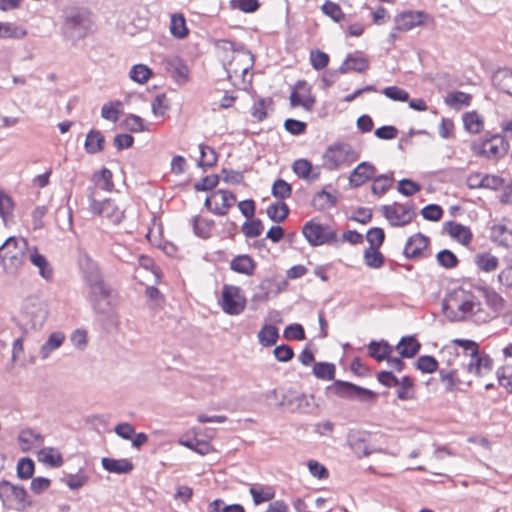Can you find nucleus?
<instances>
[{
  "mask_svg": "<svg viewBox=\"0 0 512 512\" xmlns=\"http://www.w3.org/2000/svg\"><path fill=\"white\" fill-rule=\"evenodd\" d=\"M82 276L87 287V300L98 314L109 313L115 305L116 294L105 283L98 265L89 258L81 262Z\"/></svg>",
  "mask_w": 512,
  "mask_h": 512,
  "instance_id": "f257e3e1",
  "label": "nucleus"
},
{
  "mask_svg": "<svg viewBox=\"0 0 512 512\" xmlns=\"http://www.w3.org/2000/svg\"><path fill=\"white\" fill-rule=\"evenodd\" d=\"M28 242L24 238L11 236L0 246V265L12 276L19 274L27 258Z\"/></svg>",
  "mask_w": 512,
  "mask_h": 512,
  "instance_id": "f03ea898",
  "label": "nucleus"
},
{
  "mask_svg": "<svg viewBox=\"0 0 512 512\" xmlns=\"http://www.w3.org/2000/svg\"><path fill=\"white\" fill-rule=\"evenodd\" d=\"M509 148L510 144L505 136L490 131L473 140L470 145L473 154L490 161H498L504 158Z\"/></svg>",
  "mask_w": 512,
  "mask_h": 512,
  "instance_id": "7ed1b4c3",
  "label": "nucleus"
},
{
  "mask_svg": "<svg viewBox=\"0 0 512 512\" xmlns=\"http://www.w3.org/2000/svg\"><path fill=\"white\" fill-rule=\"evenodd\" d=\"M219 44L222 49L233 52L231 60L224 65L228 79L234 85L237 84L238 79L244 82L245 75L253 67V55L243 46L237 48L236 43L229 40H221Z\"/></svg>",
  "mask_w": 512,
  "mask_h": 512,
  "instance_id": "20e7f679",
  "label": "nucleus"
},
{
  "mask_svg": "<svg viewBox=\"0 0 512 512\" xmlns=\"http://www.w3.org/2000/svg\"><path fill=\"white\" fill-rule=\"evenodd\" d=\"M302 234L307 242L314 247L338 243L336 229L329 224H322L315 220H310L303 225Z\"/></svg>",
  "mask_w": 512,
  "mask_h": 512,
  "instance_id": "39448f33",
  "label": "nucleus"
},
{
  "mask_svg": "<svg viewBox=\"0 0 512 512\" xmlns=\"http://www.w3.org/2000/svg\"><path fill=\"white\" fill-rule=\"evenodd\" d=\"M358 159V154L349 144H335L329 146L323 155V164L330 171L342 165H349Z\"/></svg>",
  "mask_w": 512,
  "mask_h": 512,
  "instance_id": "423d86ee",
  "label": "nucleus"
},
{
  "mask_svg": "<svg viewBox=\"0 0 512 512\" xmlns=\"http://www.w3.org/2000/svg\"><path fill=\"white\" fill-rule=\"evenodd\" d=\"M27 498V491L23 486L5 480L0 482V499L6 507L24 511L31 504Z\"/></svg>",
  "mask_w": 512,
  "mask_h": 512,
  "instance_id": "0eeeda50",
  "label": "nucleus"
},
{
  "mask_svg": "<svg viewBox=\"0 0 512 512\" xmlns=\"http://www.w3.org/2000/svg\"><path fill=\"white\" fill-rule=\"evenodd\" d=\"M327 390L332 391L340 398L359 400L361 402H370L377 397V394L372 390L342 380L334 381L332 385L327 387Z\"/></svg>",
  "mask_w": 512,
  "mask_h": 512,
  "instance_id": "6e6552de",
  "label": "nucleus"
},
{
  "mask_svg": "<svg viewBox=\"0 0 512 512\" xmlns=\"http://www.w3.org/2000/svg\"><path fill=\"white\" fill-rule=\"evenodd\" d=\"M381 211L390 225L395 227L409 224L416 216L415 205L412 202L383 205Z\"/></svg>",
  "mask_w": 512,
  "mask_h": 512,
  "instance_id": "1a4fd4ad",
  "label": "nucleus"
},
{
  "mask_svg": "<svg viewBox=\"0 0 512 512\" xmlns=\"http://www.w3.org/2000/svg\"><path fill=\"white\" fill-rule=\"evenodd\" d=\"M222 310L228 315H239L246 307V297L238 286L224 284L220 300Z\"/></svg>",
  "mask_w": 512,
  "mask_h": 512,
  "instance_id": "9d476101",
  "label": "nucleus"
},
{
  "mask_svg": "<svg viewBox=\"0 0 512 512\" xmlns=\"http://www.w3.org/2000/svg\"><path fill=\"white\" fill-rule=\"evenodd\" d=\"M95 189H91L88 200L89 209L103 217L110 219L114 224H119L124 218V211L121 210L113 200L105 199L104 201H97L94 197Z\"/></svg>",
  "mask_w": 512,
  "mask_h": 512,
  "instance_id": "9b49d317",
  "label": "nucleus"
},
{
  "mask_svg": "<svg viewBox=\"0 0 512 512\" xmlns=\"http://www.w3.org/2000/svg\"><path fill=\"white\" fill-rule=\"evenodd\" d=\"M313 395H306L289 390L283 395L280 406L287 407L291 412L307 413L313 408Z\"/></svg>",
  "mask_w": 512,
  "mask_h": 512,
  "instance_id": "f8f14e48",
  "label": "nucleus"
},
{
  "mask_svg": "<svg viewBox=\"0 0 512 512\" xmlns=\"http://www.w3.org/2000/svg\"><path fill=\"white\" fill-rule=\"evenodd\" d=\"M64 27L70 31L72 36L83 38L86 36L90 27V18L88 12L84 10H74L67 15Z\"/></svg>",
  "mask_w": 512,
  "mask_h": 512,
  "instance_id": "ddd939ff",
  "label": "nucleus"
},
{
  "mask_svg": "<svg viewBox=\"0 0 512 512\" xmlns=\"http://www.w3.org/2000/svg\"><path fill=\"white\" fill-rule=\"evenodd\" d=\"M457 309L460 314L454 317L456 320L473 318L476 322H486L489 319L488 315L484 317L481 315L483 313L481 303L473 295L466 296L461 303L457 304Z\"/></svg>",
  "mask_w": 512,
  "mask_h": 512,
  "instance_id": "4468645a",
  "label": "nucleus"
},
{
  "mask_svg": "<svg viewBox=\"0 0 512 512\" xmlns=\"http://www.w3.org/2000/svg\"><path fill=\"white\" fill-rule=\"evenodd\" d=\"M493 364V359L487 353L479 351L475 356L470 357L466 369L470 374L484 377L492 372Z\"/></svg>",
  "mask_w": 512,
  "mask_h": 512,
  "instance_id": "2eb2a0df",
  "label": "nucleus"
},
{
  "mask_svg": "<svg viewBox=\"0 0 512 512\" xmlns=\"http://www.w3.org/2000/svg\"><path fill=\"white\" fill-rule=\"evenodd\" d=\"M376 171V167L370 162H361L351 172L349 185L353 188L362 186L367 181L373 180Z\"/></svg>",
  "mask_w": 512,
  "mask_h": 512,
  "instance_id": "dca6fc26",
  "label": "nucleus"
},
{
  "mask_svg": "<svg viewBox=\"0 0 512 512\" xmlns=\"http://www.w3.org/2000/svg\"><path fill=\"white\" fill-rule=\"evenodd\" d=\"M429 245V238L421 233L409 237L404 247V255L408 259L424 257V252Z\"/></svg>",
  "mask_w": 512,
  "mask_h": 512,
  "instance_id": "f3484780",
  "label": "nucleus"
},
{
  "mask_svg": "<svg viewBox=\"0 0 512 512\" xmlns=\"http://www.w3.org/2000/svg\"><path fill=\"white\" fill-rule=\"evenodd\" d=\"M425 14L421 11H405L395 16L396 30L407 32L422 25Z\"/></svg>",
  "mask_w": 512,
  "mask_h": 512,
  "instance_id": "a211bd4d",
  "label": "nucleus"
},
{
  "mask_svg": "<svg viewBox=\"0 0 512 512\" xmlns=\"http://www.w3.org/2000/svg\"><path fill=\"white\" fill-rule=\"evenodd\" d=\"M212 198L215 202V207L211 209V212L219 216H225L236 202L234 193L222 189L214 192Z\"/></svg>",
  "mask_w": 512,
  "mask_h": 512,
  "instance_id": "6ab92c4d",
  "label": "nucleus"
},
{
  "mask_svg": "<svg viewBox=\"0 0 512 512\" xmlns=\"http://www.w3.org/2000/svg\"><path fill=\"white\" fill-rule=\"evenodd\" d=\"M490 239L498 246L512 247V224L497 223L491 227Z\"/></svg>",
  "mask_w": 512,
  "mask_h": 512,
  "instance_id": "aec40b11",
  "label": "nucleus"
},
{
  "mask_svg": "<svg viewBox=\"0 0 512 512\" xmlns=\"http://www.w3.org/2000/svg\"><path fill=\"white\" fill-rule=\"evenodd\" d=\"M165 69L177 82H186L189 77V69L187 65L178 57H167L163 61Z\"/></svg>",
  "mask_w": 512,
  "mask_h": 512,
  "instance_id": "412c9836",
  "label": "nucleus"
},
{
  "mask_svg": "<svg viewBox=\"0 0 512 512\" xmlns=\"http://www.w3.org/2000/svg\"><path fill=\"white\" fill-rule=\"evenodd\" d=\"M29 260L35 267L39 270V275L47 280L50 281L53 279L54 276V270L50 262L47 260V258L40 254L38 252L37 247H33L30 250Z\"/></svg>",
  "mask_w": 512,
  "mask_h": 512,
  "instance_id": "4be33fe9",
  "label": "nucleus"
},
{
  "mask_svg": "<svg viewBox=\"0 0 512 512\" xmlns=\"http://www.w3.org/2000/svg\"><path fill=\"white\" fill-rule=\"evenodd\" d=\"M444 229L451 238L462 245H468L471 242L472 232L470 228L465 225L455 221H449L444 224Z\"/></svg>",
  "mask_w": 512,
  "mask_h": 512,
  "instance_id": "5701e85b",
  "label": "nucleus"
},
{
  "mask_svg": "<svg viewBox=\"0 0 512 512\" xmlns=\"http://www.w3.org/2000/svg\"><path fill=\"white\" fill-rule=\"evenodd\" d=\"M256 266V262L247 254L237 255L230 261L232 271L246 276H252Z\"/></svg>",
  "mask_w": 512,
  "mask_h": 512,
  "instance_id": "b1692460",
  "label": "nucleus"
},
{
  "mask_svg": "<svg viewBox=\"0 0 512 512\" xmlns=\"http://www.w3.org/2000/svg\"><path fill=\"white\" fill-rule=\"evenodd\" d=\"M369 68V61L361 56L349 54L339 67V71L345 74L349 71L363 73Z\"/></svg>",
  "mask_w": 512,
  "mask_h": 512,
  "instance_id": "393cba45",
  "label": "nucleus"
},
{
  "mask_svg": "<svg viewBox=\"0 0 512 512\" xmlns=\"http://www.w3.org/2000/svg\"><path fill=\"white\" fill-rule=\"evenodd\" d=\"M493 85L500 91L512 96V70L503 68L492 76Z\"/></svg>",
  "mask_w": 512,
  "mask_h": 512,
  "instance_id": "a878e982",
  "label": "nucleus"
},
{
  "mask_svg": "<svg viewBox=\"0 0 512 512\" xmlns=\"http://www.w3.org/2000/svg\"><path fill=\"white\" fill-rule=\"evenodd\" d=\"M464 129L470 134H479L484 130V118L477 111L466 112L462 116Z\"/></svg>",
  "mask_w": 512,
  "mask_h": 512,
  "instance_id": "bb28decb",
  "label": "nucleus"
},
{
  "mask_svg": "<svg viewBox=\"0 0 512 512\" xmlns=\"http://www.w3.org/2000/svg\"><path fill=\"white\" fill-rule=\"evenodd\" d=\"M105 138L101 131L90 130L85 139L84 148L88 154H97L104 149Z\"/></svg>",
  "mask_w": 512,
  "mask_h": 512,
  "instance_id": "cd10ccee",
  "label": "nucleus"
},
{
  "mask_svg": "<svg viewBox=\"0 0 512 512\" xmlns=\"http://www.w3.org/2000/svg\"><path fill=\"white\" fill-rule=\"evenodd\" d=\"M102 466L110 473L127 474L133 470V464L128 459L103 458Z\"/></svg>",
  "mask_w": 512,
  "mask_h": 512,
  "instance_id": "c85d7f7f",
  "label": "nucleus"
},
{
  "mask_svg": "<svg viewBox=\"0 0 512 512\" xmlns=\"http://www.w3.org/2000/svg\"><path fill=\"white\" fill-rule=\"evenodd\" d=\"M249 492L255 505L271 501L275 497V490L269 485L254 484L250 487Z\"/></svg>",
  "mask_w": 512,
  "mask_h": 512,
  "instance_id": "c756f323",
  "label": "nucleus"
},
{
  "mask_svg": "<svg viewBox=\"0 0 512 512\" xmlns=\"http://www.w3.org/2000/svg\"><path fill=\"white\" fill-rule=\"evenodd\" d=\"M27 29L14 22H0V39H23Z\"/></svg>",
  "mask_w": 512,
  "mask_h": 512,
  "instance_id": "7c9ffc66",
  "label": "nucleus"
},
{
  "mask_svg": "<svg viewBox=\"0 0 512 512\" xmlns=\"http://www.w3.org/2000/svg\"><path fill=\"white\" fill-rule=\"evenodd\" d=\"M474 263L479 270L486 273L494 272L499 266L498 258L489 252L476 254Z\"/></svg>",
  "mask_w": 512,
  "mask_h": 512,
  "instance_id": "2f4dec72",
  "label": "nucleus"
},
{
  "mask_svg": "<svg viewBox=\"0 0 512 512\" xmlns=\"http://www.w3.org/2000/svg\"><path fill=\"white\" fill-rule=\"evenodd\" d=\"M43 436L34 429H23L18 435V441L24 451L31 449L34 445L43 443Z\"/></svg>",
  "mask_w": 512,
  "mask_h": 512,
  "instance_id": "473e14b6",
  "label": "nucleus"
},
{
  "mask_svg": "<svg viewBox=\"0 0 512 512\" xmlns=\"http://www.w3.org/2000/svg\"><path fill=\"white\" fill-rule=\"evenodd\" d=\"M337 203V197L325 189L317 192L312 199V206L318 210L323 211L335 206Z\"/></svg>",
  "mask_w": 512,
  "mask_h": 512,
  "instance_id": "72a5a7b5",
  "label": "nucleus"
},
{
  "mask_svg": "<svg viewBox=\"0 0 512 512\" xmlns=\"http://www.w3.org/2000/svg\"><path fill=\"white\" fill-rule=\"evenodd\" d=\"M273 100L270 97L258 98L251 107V115L258 122H262L268 116V110L272 109Z\"/></svg>",
  "mask_w": 512,
  "mask_h": 512,
  "instance_id": "f704fd0d",
  "label": "nucleus"
},
{
  "mask_svg": "<svg viewBox=\"0 0 512 512\" xmlns=\"http://www.w3.org/2000/svg\"><path fill=\"white\" fill-rule=\"evenodd\" d=\"M420 343L412 336L403 337L397 345V350L401 357L412 358L420 350Z\"/></svg>",
  "mask_w": 512,
  "mask_h": 512,
  "instance_id": "c9c22d12",
  "label": "nucleus"
},
{
  "mask_svg": "<svg viewBox=\"0 0 512 512\" xmlns=\"http://www.w3.org/2000/svg\"><path fill=\"white\" fill-rule=\"evenodd\" d=\"M393 348L386 341H371L368 344L369 356L378 362L385 360L392 352Z\"/></svg>",
  "mask_w": 512,
  "mask_h": 512,
  "instance_id": "e433bc0d",
  "label": "nucleus"
},
{
  "mask_svg": "<svg viewBox=\"0 0 512 512\" xmlns=\"http://www.w3.org/2000/svg\"><path fill=\"white\" fill-rule=\"evenodd\" d=\"M439 377L448 392L455 390L461 384L457 370L453 368H440Z\"/></svg>",
  "mask_w": 512,
  "mask_h": 512,
  "instance_id": "4c0bfd02",
  "label": "nucleus"
},
{
  "mask_svg": "<svg viewBox=\"0 0 512 512\" xmlns=\"http://www.w3.org/2000/svg\"><path fill=\"white\" fill-rule=\"evenodd\" d=\"M65 335L62 332H53L47 341L41 346L40 355L43 359L49 357L51 352L58 349L64 342Z\"/></svg>",
  "mask_w": 512,
  "mask_h": 512,
  "instance_id": "58836bf2",
  "label": "nucleus"
},
{
  "mask_svg": "<svg viewBox=\"0 0 512 512\" xmlns=\"http://www.w3.org/2000/svg\"><path fill=\"white\" fill-rule=\"evenodd\" d=\"M170 32L177 39H184L187 37L189 30L183 14L175 13L171 16Z\"/></svg>",
  "mask_w": 512,
  "mask_h": 512,
  "instance_id": "ea45409f",
  "label": "nucleus"
},
{
  "mask_svg": "<svg viewBox=\"0 0 512 512\" xmlns=\"http://www.w3.org/2000/svg\"><path fill=\"white\" fill-rule=\"evenodd\" d=\"M472 96L462 91L451 92L445 97V104L454 109L468 107Z\"/></svg>",
  "mask_w": 512,
  "mask_h": 512,
  "instance_id": "a19ab883",
  "label": "nucleus"
},
{
  "mask_svg": "<svg viewBox=\"0 0 512 512\" xmlns=\"http://www.w3.org/2000/svg\"><path fill=\"white\" fill-rule=\"evenodd\" d=\"M394 182L393 174H382L374 176L371 191L377 196L385 194L392 186Z\"/></svg>",
  "mask_w": 512,
  "mask_h": 512,
  "instance_id": "79ce46f5",
  "label": "nucleus"
},
{
  "mask_svg": "<svg viewBox=\"0 0 512 512\" xmlns=\"http://www.w3.org/2000/svg\"><path fill=\"white\" fill-rule=\"evenodd\" d=\"M199 150H200V160L198 162L199 167H201L203 169L210 168V167H213L217 163L218 154L212 147L202 143L199 145Z\"/></svg>",
  "mask_w": 512,
  "mask_h": 512,
  "instance_id": "37998d69",
  "label": "nucleus"
},
{
  "mask_svg": "<svg viewBox=\"0 0 512 512\" xmlns=\"http://www.w3.org/2000/svg\"><path fill=\"white\" fill-rule=\"evenodd\" d=\"M397 387V397L402 400H412L415 397L414 380L409 376L400 379Z\"/></svg>",
  "mask_w": 512,
  "mask_h": 512,
  "instance_id": "c03bdc74",
  "label": "nucleus"
},
{
  "mask_svg": "<svg viewBox=\"0 0 512 512\" xmlns=\"http://www.w3.org/2000/svg\"><path fill=\"white\" fill-rule=\"evenodd\" d=\"M258 339L262 346L270 347L279 339L278 329L274 325H264L258 333Z\"/></svg>",
  "mask_w": 512,
  "mask_h": 512,
  "instance_id": "a18cd8bd",
  "label": "nucleus"
},
{
  "mask_svg": "<svg viewBox=\"0 0 512 512\" xmlns=\"http://www.w3.org/2000/svg\"><path fill=\"white\" fill-rule=\"evenodd\" d=\"M293 172L302 179L315 180L318 178L319 173H312V165L306 159H298L293 163Z\"/></svg>",
  "mask_w": 512,
  "mask_h": 512,
  "instance_id": "49530a36",
  "label": "nucleus"
},
{
  "mask_svg": "<svg viewBox=\"0 0 512 512\" xmlns=\"http://www.w3.org/2000/svg\"><path fill=\"white\" fill-rule=\"evenodd\" d=\"M267 215L274 222H282L289 215V207L283 201L272 203L267 208Z\"/></svg>",
  "mask_w": 512,
  "mask_h": 512,
  "instance_id": "de8ad7c7",
  "label": "nucleus"
},
{
  "mask_svg": "<svg viewBox=\"0 0 512 512\" xmlns=\"http://www.w3.org/2000/svg\"><path fill=\"white\" fill-rule=\"evenodd\" d=\"M194 233L201 238H208L211 235L213 220L195 216L192 220Z\"/></svg>",
  "mask_w": 512,
  "mask_h": 512,
  "instance_id": "09e8293b",
  "label": "nucleus"
},
{
  "mask_svg": "<svg viewBox=\"0 0 512 512\" xmlns=\"http://www.w3.org/2000/svg\"><path fill=\"white\" fill-rule=\"evenodd\" d=\"M336 367L333 363L317 362L313 366V374L316 378L322 380H333L335 377Z\"/></svg>",
  "mask_w": 512,
  "mask_h": 512,
  "instance_id": "8fccbe9b",
  "label": "nucleus"
},
{
  "mask_svg": "<svg viewBox=\"0 0 512 512\" xmlns=\"http://www.w3.org/2000/svg\"><path fill=\"white\" fill-rule=\"evenodd\" d=\"M39 460L52 467H60L63 464L62 455L52 447L43 448L39 453Z\"/></svg>",
  "mask_w": 512,
  "mask_h": 512,
  "instance_id": "3c124183",
  "label": "nucleus"
},
{
  "mask_svg": "<svg viewBox=\"0 0 512 512\" xmlns=\"http://www.w3.org/2000/svg\"><path fill=\"white\" fill-rule=\"evenodd\" d=\"M379 248H367L364 251L365 264L374 269H378L384 264V256L378 250Z\"/></svg>",
  "mask_w": 512,
  "mask_h": 512,
  "instance_id": "603ef678",
  "label": "nucleus"
},
{
  "mask_svg": "<svg viewBox=\"0 0 512 512\" xmlns=\"http://www.w3.org/2000/svg\"><path fill=\"white\" fill-rule=\"evenodd\" d=\"M290 104L292 107L301 106L304 109L310 111L315 104V98L311 96L310 93H307L306 95H301L300 93L294 90L290 95Z\"/></svg>",
  "mask_w": 512,
  "mask_h": 512,
  "instance_id": "864d4df0",
  "label": "nucleus"
},
{
  "mask_svg": "<svg viewBox=\"0 0 512 512\" xmlns=\"http://www.w3.org/2000/svg\"><path fill=\"white\" fill-rule=\"evenodd\" d=\"M322 12L330 17L334 22L339 23L345 18V14L342 11L341 7L330 0H326L321 6Z\"/></svg>",
  "mask_w": 512,
  "mask_h": 512,
  "instance_id": "5fc2aeb1",
  "label": "nucleus"
},
{
  "mask_svg": "<svg viewBox=\"0 0 512 512\" xmlns=\"http://www.w3.org/2000/svg\"><path fill=\"white\" fill-rule=\"evenodd\" d=\"M152 75V71L148 66L144 64H136L132 66L129 76L130 78L139 84L146 83Z\"/></svg>",
  "mask_w": 512,
  "mask_h": 512,
  "instance_id": "6e6d98bb",
  "label": "nucleus"
},
{
  "mask_svg": "<svg viewBox=\"0 0 512 512\" xmlns=\"http://www.w3.org/2000/svg\"><path fill=\"white\" fill-rule=\"evenodd\" d=\"M504 185V180L496 175H484L481 177L477 184H472L471 187L487 188L491 190H498Z\"/></svg>",
  "mask_w": 512,
  "mask_h": 512,
  "instance_id": "4d7b16f0",
  "label": "nucleus"
},
{
  "mask_svg": "<svg viewBox=\"0 0 512 512\" xmlns=\"http://www.w3.org/2000/svg\"><path fill=\"white\" fill-rule=\"evenodd\" d=\"M271 192L275 198L283 201L291 196L292 188L285 180L277 179L272 186Z\"/></svg>",
  "mask_w": 512,
  "mask_h": 512,
  "instance_id": "13d9d810",
  "label": "nucleus"
},
{
  "mask_svg": "<svg viewBox=\"0 0 512 512\" xmlns=\"http://www.w3.org/2000/svg\"><path fill=\"white\" fill-rule=\"evenodd\" d=\"M124 127L130 132L139 133L148 130L144 120L135 114H129L123 121Z\"/></svg>",
  "mask_w": 512,
  "mask_h": 512,
  "instance_id": "bf43d9fd",
  "label": "nucleus"
},
{
  "mask_svg": "<svg viewBox=\"0 0 512 512\" xmlns=\"http://www.w3.org/2000/svg\"><path fill=\"white\" fill-rule=\"evenodd\" d=\"M436 259L438 264L446 269H452L458 265V258L452 251L448 249H444L438 252Z\"/></svg>",
  "mask_w": 512,
  "mask_h": 512,
  "instance_id": "052dcab7",
  "label": "nucleus"
},
{
  "mask_svg": "<svg viewBox=\"0 0 512 512\" xmlns=\"http://www.w3.org/2000/svg\"><path fill=\"white\" fill-rule=\"evenodd\" d=\"M263 229L264 227L260 219H252L250 221H246L242 225V232L248 238L260 236L263 232Z\"/></svg>",
  "mask_w": 512,
  "mask_h": 512,
  "instance_id": "680f3d73",
  "label": "nucleus"
},
{
  "mask_svg": "<svg viewBox=\"0 0 512 512\" xmlns=\"http://www.w3.org/2000/svg\"><path fill=\"white\" fill-rule=\"evenodd\" d=\"M416 367L423 373H433L438 370V361L433 356L423 355L417 359Z\"/></svg>",
  "mask_w": 512,
  "mask_h": 512,
  "instance_id": "e2e57ef3",
  "label": "nucleus"
},
{
  "mask_svg": "<svg viewBox=\"0 0 512 512\" xmlns=\"http://www.w3.org/2000/svg\"><path fill=\"white\" fill-rule=\"evenodd\" d=\"M121 106V102H109L102 106L101 116L109 121L117 122L119 119V107Z\"/></svg>",
  "mask_w": 512,
  "mask_h": 512,
  "instance_id": "0e129e2a",
  "label": "nucleus"
},
{
  "mask_svg": "<svg viewBox=\"0 0 512 512\" xmlns=\"http://www.w3.org/2000/svg\"><path fill=\"white\" fill-rule=\"evenodd\" d=\"M34 462L30 458H21L17 463V475L21 479H29L34 473Z\"/></svg>",
  "mask_w": 512,
  "mask_h": 512,
  "instance_id": "69168bd1",
  "label": "nucleus"
},
{
  "mask_svg": "<svg viewBox=\"0 0 512 512\" xmlns=\"http://www.w3.org/2000/svg\"><path fill=\"white\" fill-rule=\"evenodd\" d=\"M310 63L315 70H323L329 63V55L318 49L310 52Z\"/></svg>",
  "mask_w": 512,
  "mask_h": 512,
  "instance_id": "338daca9",
  "label": "nucleus"
},
{
  "mask_svg": "<svg viewBox=\"0 0 512 512\" xmlns=\"http://www.w3.org/2000/svg\"><path fill=\"white\" fill-rule=\"evenodd\" d=\"M499 384L512 393V368L503 367L497 370Z\"/></svg>",
  "mask_w": 512,
  "mask_h": 512,
  "instance_id": "774afa93",
  "label": "nucleus"
}]
</instances>
